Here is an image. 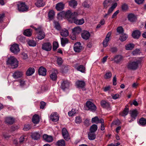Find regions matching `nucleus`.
Here are the masks:
<instances>
[{
	"label": "nucleus",
	"instance_id": "f257e3e1",
	"mask_svg": "<svg viewBox=\"0 0 146 146\" xmlns=\"http://www.w3.org/2000/svg\"><path fill=\"white\" fill-rule=\"evenodd\" d=\"M142 61V58H137L133 62H129L127 64V67L129 69L135 70L138 68L139 66L141 64Z\"/></svg>",
	"mask_w": 146,
	"mask_h": 146
},
{
	"label": "nucleus",
	"instance_id": "f03ea898",
	"mask_svg": "<svg viewBox=\"0 0 146 146\" xmlns=\"http://www.w3.org/2000/svg\"><path fill=\"white\" fill-rule=\"evenodd\" d=\"M6 64L8 65L11 66L12 68H15L18 66V62L14 56H11L8 58Z\"/></svg>",
	"mask_w": 146,
	"mask_h": 146
},
{
	"label": "nucleus",
	"instance_id": "7ed1b4c3",
	"mask_svg": "<svg viewBox=\"0 0 146 146\" xmlns=\"http://www.w3.org/2000/svg\"><path fill=\"white\" fill-rule=\"evenodd\" d=\"M78 13L77 12H74L72 13L71 19H69V22L70 23L74 22L77 25H82L84 23V21L83 19H77V17L78 16Z\"/></svg>",
	"mask_w": 146,
	"mask_h": 146
},
{
	"label": "nucleus",
	"instance_id": "20e7f679",
	"mask_svg": "<svg viewBox=\"0 0 146 146\" xmlns=\"http://www.w3.org/2000/svg\"><path fill=\"white\" fill-rule=\"evenodd\" d=\"M72 13L71 11L68 10L66 12L63 11L58 14V17L59 19H61L62 18L65 17L69 21V19H70Z\"/></svg>",
	"mask_w": 146,
	"mask_h": 146
},
{
	"label": "nucleus",
	"instance_id": "39448f33",
	"mask_svg": "<svg viewBox=\"0 0 146 146\" xmlns=\"http://www.w3.org/2000/svg\"><path fill=\"white\" fill-rule=\"evenodd\" d=\"M85 108L86 110H90L92 112L95 111L96 109V106L94 104L89 101L86 102Z\"/></svg>",
	"mask_w": 146,
	"mask_h": 146
},
{
	"label": "nucleus",
	"instance_id": "423d86ee",
	"mask_svg": "<svg viewBox=\"0 0 146 146\" xmlns=\"http://www.w3.org/2000/svg\"><path fill=\"white\" fill-rule=\"evenodd\" d=\"M17 5L18 9L19 11L24 12L27 11L28 9V7L24 2H19Z\"/></svg>",
	"mask_w": 146,
	"mask_h": 146
},
{
	"label": "nucleus",
	"instance_id": "0eeeda50",
	"mask_svg": "<svg viewBox=\"0 0 146 146\" xmlns=\"http://www.w3.org/2000/svg\"><path fill=\"white\" fill-rule=\"evenodd\" d=\"M36 38L39 40H41L44 38L45 36V34L43 31L41 27L36 31Z\"/></svg>",
	"mask_w": 146,
	"mask_h": 146
},
{
	"label": "nucleus",
	"instance_id": "6e6552de",
	"mask_svg": "<svg viewBox=\"0 0 146 146\" xmlns=\"http://www.w3.org/2000/svg\"><path fill=\"white\" fill-rule=\"evenodd\" d=\"M11 51L15 54H17L20 51V49L18 45L15 44L12 45L10 48Z\"/></svg>",
	"mask_w": 146,
	"mask_h": 146
},
{
	"label": "nucleus",
	"instance_id": "1a4fd4ad",
	"mask_svg": "<svg viewBox=\"0 0 146 146\" xmlns=\"http://www.w3.org/2000/svg\"><path fill=\"white\" fill-rule=\"evenodd\" d=\"M82 49V46L80 42H77L74 45V50L75 52H79Z\"/></svg>",
	"mask_w": 146,
	"mask_h": 146
},
{
	"label": "nucleus",
	"instance_id": "9d476101",
	"mask_svg": "<svg viewBox=\"0 0 146 146\" xmlns=\"http://www.w3.org/2000/svg\"><path fill=\"white\" fill-rule=\"evenodd\" d=\"M58 74V71L57 70L53 69L51 74L50 75V78L53 81H56L57 78V74Z\"/></svg>",
	"mask_w": 146,
	"mask_h": 146
},
{
	"label": "nucleus",
	"instance_id": "9b49d317",
	"mask_svg": "<svg viewBox=\"0 0 146 146\" xmlns=\"http://www.w3.org/2000/svg\"><path fill=\"white\" fill-rule=\"evenodd\" d=\"M51 48V44L50 42H45L42 44V49L46 51L50 50Z\"/></svg>",
	"mask_w": 146,
	"mask_h": 146
},
{
	"label": "nucleus",
	"instance_id": "f8f14e48",
	"mask_svg": "<svg viewBox=\"0 0 146 146\" xmlns=\"http://www.w3.org/2000/svg\"><path fill=\"white\" fill-rule=\"evenodd\" d=\"M62 134L64 139L68 141L70 139L68 132L65 128H63L62 130Z\"/></svg>",
	"mask_w": 146,
	"mask_h": 146
},
{
	"label": "nucleus",
	"instance_id": "ddd939ff",
	"mask_svg": "<svg viewBox=\"0 0 146 146\" xmlns=\"http://www.w3.org/2000/svg\"><path fill=\"white\" fill-rule=\"evenodd\" d=\"M43 138L44 140L48 143L52 142L53 140L52 136L46 134H44L43 135Z\"/></svg>",
	"mask_w": 146,
	"mask_h": 146
},
{
	"label": "nucleus",
	"instance_id": "4468645a",
	"mask_svg": "<svg viewBox=\"0 0 146 146\" xmlns=\"http://www.w3.org/2000/svg\"><path fill=\"white\" fill-rule=\"evenodd\" d=\"M50 119L53 121L56 122L59 120V117L56 112L52 113L50 116Z\"/></svg>",
	"mask_w": 146,
	"mask_h": 146
},
{
	"label": "nucleus",
	"instance_id": "2eb2a0df",
	"mask_svg": "<svg viewBox=\"0 0 146 146\" xmlns=\"http://www.w3.org/2000/svg\"><path fill=\"white\" fill-rule=\"evenodd\" d=\"M38 73L40 75L45 76L46 74V69L42 66H41L38 69Z\"/></svg>",
	"mask_w": 146,
	"mask_h": 146
},
{
	"label": "nucleus",
	"instance_id": "dca6fc26",
	"mask_svg": "<svg viewBox=\"0 0 146 146\" xmlns=\"http://www.w3.org/2000/svg\"><path fill=\"white\" fill-rule=\"evenodd\" d=\"M70 83L67 80L63 81L61 83V88L64 90L68 88L69 86Z\"/></svg>",
	"mask_w": 146,
	"mask_h": 146
},
{
	"label": "nucleus",
	"instance_id": "f3484780",
	"mask_svg": "<svg viewBox=\"0 0 146 146\" xmlns=\"http://www.w3.org/2000/svg\"><path fill=\"white\" fill-rule=\"evenodd\" d=\"M123 59V57L121 55H117L115 56L114 58L111 60H114V62L117 64L119 63Z\"/></svg>",
	"mask_w": 146,
	"mask_h": 146
},
{
	"label": "nucleus",
	"instance_id": "a211bd4d",
	"mask_svg": "<svg viewBox=\"0 0 146 146\" xmlns=\"http://www.w3.org/2000/svg\"><path fill=\"white\" fill-rule=\"evenodd\" d=\"M23 72L21 71H17L13 73V77L15 79H17L21 77L23 75Z\"/></svg>",
	"mask_w": 146,
	"mask_h": 146
},
{
	"label": "nucleus",
	"instance_id": "6ab92c4d",
	"mask_svg": "<svg viewBox=\"0 0 146 146\" xmlns=\"http://www.w3.org/2000/svg\"><path fill=\"white\" fill-rule=\"evenodd\" d=\"M35 5L36 7H40L44 6L45 4L43 0H36Z\"/></svg>",
	"mask_w": 146,
	"mask_h": 146
},
{
	"label": "nucleus",
	"instance_id": "aec40b11",
	"mask_svg": "<svg viewBox=\"0 0 146 146\" xmlns=\"http://www.w3.org/2000/svg\"><path fill=\"white\" fill-rule=\"evenodd\" d=\"M81 36L83 39L87 40L89 38L90 34L89 32L86 31H84L82 33Z\"/></svg>",
	"mask_w": 146,
	"mask_h": 146
},
{
	"label": "nucleus",
	"instance_id": "412c9836",
	"mask_svg": "<svg viewBox=\"0 0 146 146\" xmlns=\"http://www.w3.org/2000/svg\"><path fill=\"white\" fill-rule=\"evenodd\" d=\"M35 72V70L33 67H29L27 70L26 75L27 76H30L33 74Z\"/></svg>",
	"mask_w": 146,
	"mask_h": 146
},
{
	"label": "nucleus",
	"instance_id": "4be33fe9",
	"mask_svg": "<svg viewBox=\"0 0 146 146\" xmlns=\"http://www.w3.org/2000/svg\"><path fill=\"white\" fill-rule=\"evenodd\" d=\"M77 87L79 88H82L85 86V83L83 81L78 80L76 83Z\"/></svg>",
	"mask_w": 146,
	"mask_h": 146
},
{
	"label": "nucleus",
	"instance_id": "5701e85b",
	"mask_svg": "<svg viewBox=\"0 0 146 146\" xmlns=\"http://www.w3.org/2000/svg\"><path fill=\"white\" fill-rule=\"evenodd\" d=\"M64 4L62 3H59L56 4V9L58 11H61L64 9Z\"/></svg>",
	"mask_w": 146,
	"mask_h": 146
},
{
	"label": "nucleus",
	"instance_id": "b1692460",
	"mask_svg": "<svg viewBox=\"0 0 146 146\" xmlns=\"http://www.w3.org/2000/svg\"><path fill=\"white\" fill-rule=\"evenodd\" d=\"M88 139L89 140H93L96 139V135L94 133H92V132H89L88 134Z\"/></svg>",
	"mask_w": 146,
	"mask_h": 146
},
{
	"label": "nucleus",
	"instance_id": "393cba45",
	"mask_svg": "<svg viewBox=\"0 0 146 146\" xmlns=\"http://www.w3.org/2000/svg\"><path fill=\"white\" fill-rule=\"evenodd\" d=\"M103 120L102 119H100L98 117L96 116L92 118V123H98L102 122Z\"/></svg>",
	"mask_w": 146,
	"mask_h": 146
},
{
	"label": "nucleus",
	"instance_id": "a878e982",
	"mask_svg": "<svg viewBox=\"0 0 146 146\" xmlns=\"http://www.w3.org/2000/svg\"><path fill=\"white\" fill-rule=\"evenodd\" d=\"M128 20L131 22H133L136 21L137 18L135 15L132 14H129L128 16Z\"/></svg>",
	"mask_w": 146,
	"mask_h": 146
},
{
	"label": "nucleus",
	"instance_id": "bb28decb",
	"mask_svg": "<svg viewBox=\"0 0 146 146\" xmlns=\"http://www.w3.org/2000/svg\"><path fill=\"white\" fill-rule=\"evenodd\" d=\"M141 34L140 31L138 30H136L133 32L132 35L134 38L137 39L140 37Z\"/></svg>",
	"mask_w": 146,
	"mask_h": 146
},
{
	"label": "nucleus",
	"instance_id": "cd10ccee",
	"mask_svg": "<svg viewBox=\"0 0 146 146\" xmlns=\"http://www.w3.org/2000/svg\"><path fill=\"white\" fill-rule=\"evenodd\" d=\"M101 104L102 106L104 108H106L107 109H110V104L107 102L105 101H102L101 102Z\"/></svg>",
	"mask_w": 146,
	"mask_h": 146
},
{
	"label": "nucleus",
	"instance_id": "c85d7f7f",
	"mask_svg": "<svg viewBox=\"0 0 146 146\" xmlns=\"http://www.w3.org/2000/svg\"><path fill=\"white\" fill-rule=\"evenodd\" d=\"M68 2L70 6L74 8L76 7L78 4L77 1L75 0H70Z\"/></svg>",
	"mask_w": 146,
	"mask_h": 146
},
{
	"label": "nucleus",
	"instance_id": "c756f323",
	"mask_svg": "<svg viewBox=\"0 0 146 146\" xmlns=\"http://www.w3.org/2000/svg\"><path fill=\"white\" fill-rule=\"evenodd\" d=\"M60 33V35L66 37L69 35V32L68 30L65 29L61 30Z\"/></svg>",
	"mask_w": 146,
	"mask_h": 146
},
{
	"label": "nucleus",
	"instance_id": "7c9ffc66",
	"mask_svg": "<svg viewBox=\"0 0 146 146\" xmlns=\"http://www.w3.org/2000/svg\"><path fill=\"white\" fill-rule=\"evenodd\" d=\"M82 29L80 27H77L74 28L72 29V33L73 34L79 33L81 31Z\"/></svg>",
	"mask_w": 146,
	"mask_h": 146
},
{
	"label": "nucleus",
	"instance_id": "2f4dec72",
	"mask_svg": "<svg viewBox=\"0 0 146 146\" xmlns=\"http://www.w3.org/2000/svg\"><path fill=\"white\" fill-rule=\"evenodd\" d=\"M32 121L34 124L38 123L39 122L38 115L36 114L34 115L32 118Z\"/></svg>",
	"mask_w": 146,
	"mask_h": 146
},
{
	"label": "nucleus",
	"instance_id": "473e14b6",
	"mask_svg": "<svg viewBox=\"0 0 146 146\" xmlns=\"http://www.w3.org/2000/svg\"><path fill=\"white\" fill-rule=\"evenodd\" d=\"M111 3V0H105L104 1L103 4L104 8L107 9L110 6Z\"/></svg>",
	"mask_w": 146,
	"mask_h": 146
},
{
	"label": "nucleus",
	"instance_id": "72a5a7b5",
	"mask_svg": "<svg viewBox=\"0 0 146 146\" xmlns=\"http://www.w3.org/2000/svg\"><path fill=\"white\" fill-rule=\"evenodd\" d=\"M40 134L38 133L34 132L32 133L31 137L33 139L35 140H38L40 138Z\"/></svg>",
	"mask_w": 146,
	"mask_h": 146
},
{
	"label": "nucleus",
	"instance_id": "f704fd0d",
	"mask_svg": "<svg viewBox=\"0 0 146 146\" xmlns=\"http://www.w3.org/2000/svg\"><path fill=\"white\" fill-rule=\"evenodd\" d=\"M128 35L126 34L123 33L121 34L120 36L119 39L121 41L123 42L125 41L127 38Z\"/></svg>",
	"mask_w": 146,
	"mask_h": 146
},
{
	"label": "nucleus",
	"instance_id": "c9c22d12",
	"mask_svg": "<svg viewBox=\"0 0 146 146\" xmlns=\"http://www.w3.org/2000/svg\"><path fill=\"white\" fill-rule=\"evenodd\" d=\"M32 30L31 29H28L24 31L23 34L26 36H29L32 35Z\"/></svg>",
	"mask_w": 146,
	"mask_h": 146
},
{
	"label": "nucleus",
	"instance_id": "e433bc0d",
	"mask_svg": "<svg viewBox=\"0 0 146 146\" xmlns=\"http://www.w3.org/2000/svg\"><path fill=\"white\" fill-rule=\"evenodd\" d=\"M14 119L12 117H7L5 119V122L10 124H12L14 122Z\"/></svg>",
	"mask_w": 146,
	"mask_h": 146
},
{
	"label": "nucleus",
	"instance_id": "4c0bfd02",
	"mask_svg": "<svg viewBox=\"0 0 146 146\" xmlns=\"http://www.w3.org/2000/svg\"><path fill=\"white\" fill-rule=\"evenodd\" d=\"M137 111L136 110L132 111L131 113V117H132V120L134 121L137 115Z\"/></svg>",
	"mask_w": 146,
	"mask_h": 146
},
{
	"label": "nucleus",
	"instance_id": "58836bf2",
	"mask_svg": "<svg viewBox=\"0 0 146 146\" xmlns=\"http://www.w3.org/2000/svg\"><path fill=\"white\" fill-rule=\"evenodd\" d=\"M140 125L142 126H145L146 125V119L142 117L140 118L139 121Z\"/></svg>",
	"mask_w": 146,
	"mask_h": 146
},
{
	"label": "nucleus",
	"instance_id": "ea45409f",
	"mask_svg": "<svg viewBox=\"0 0 146 146\" xmlns=\"http://www.w3.org/2000/svg\"><path fill=\"white\" fill-rule=\"evenodd\" d=\"M97 125L96 124H93L90 127V132L95 133V132L97 131Z\"/></svg>",
	"mask_w": 146,
	"mask_h": 146
},
{
	"label": "nucleus",
	"instance_id": "a19ab883",
	"mask_svg": "<svg viewBox=\"0 0 146 146\" xmlns=\"http://www.w3.org/2000/svg\"><path fill=\"white\" fill-rule=\"evenodd\" d=\"M112 76V73L111 72L109 71H106V73L104 75V77L106 79H109L111 78Z\"/></svg>",
	"mask_w": 146,
	"mask_h": 146
},
{
	"label": "nucleus",
	"instance_id": "79ce46f5",
	"mask_svg": "<svg viewBox=\"0 0 146 146\" xmlns=\"http://www.w3.org/2000/svg\"><path fill=\"white\" fill-rule=\"evenodd\" d=\"M68 40L66 38H61V44L62 46H64L66 44L68 43Z\"/></svg>",
	"mask_w": 146,
	"mask_h": 146
},
{
	"label": "nucleus",
	"instance_id": "37998d69",
	"mask_svg": "<svg viewBox=\"0 0 146 146\" xmlns=\"http://www.w3.org/2000/svg\"><path fill=\"white\" fill-rule=\"evenodd\" d=\"M58 146H65L64 141L63 139L58 140L56 143Z\"/></svg>",
	"mask_w": 146,
	"mask_h": 146
},
{
	"label": "nucleus",
	"instance_id": "c03bdc74",
	"mask_svg": "<svg viewBox=\"0 0 146 146\" xmlns=\"http://www.w3.org/2000/svg\"><path fill=\"white\" fill-rule=\"evenodd\" d=\"M128 112L129 109L125 108L122 112L120 113V114L123 116H125L128 114Z\"/></svg>",
	"mask_w": 146,
	"mask_h": 146
},
{
	"label": "nucleus",
	"instance_id": "a18cd8bd",
	"mask_svg": "<svg viewBox=\"0 0 146 146\" xmlns=\"http://www.w3.org/2000/svg\"><path fill=\"white\" fill-rule=\"evenodd\" d=\"M77 69L82 72L84 73L85 70V68L83 65H81L77 68Z\"/></svg>",
	"mask_w": 146,
	"mask_h": 146
},
{
	"label": "nucleus",
	"instance_id": "49530a36",
	"mask_svg": "<svg viewBox=\"0 0 146 146\" xmlns=\"http://www.w3.org/2000/svg\"><path fill=\"white\" fill-rule=\"evenodd\" d=\"M134 45L133 44H129L125 46L126 49L128 50H132L134 48Z\"/></svg>",
	"mask_w": 146,
	"mask_h": 146
},
{
	"label": "nucleus",
	"instance_id": "de8ad7c7",
	"mask_svg": "<svg viewBox=\"0 0 146 146\" xmlns=\"http://www.w3.org/2000/svg\"><path fill=\"white\" fill-rule=\"evenodd\" d=\"M54 15V12L53 11H50L48 14V16L49 18L50 19H52L53 18Z\"/></svg>",
	"mask_w": 146,
	"mask_h": 146
},
{
	"label": "nucleus",
	"instance_id": "09e8293b",
	"mask_svg": "<svg viewBox=\"0 0 146 146\" xmlns=\"http://www.w3.org/2000/svg\"><path fill=\"white\" fill-rule=\"evenodd\" d=\"M54 27L57 30H60L61 29V27L59 23L57 21L54 22Z\"/></svg>",
	"mask_w": 146,
	"mask_h": 146
},
{
	"label": "nucleus",
	"instance_id": "8fccbe9b",
	"mask_svg": "<svg viewBox=\"0 0 146 146\" xmlns=\"http://www.w3.org/2000/svg\"><path fill=\"white\" fill-rule=\"evenodd\" d=\"M28 44L30 46H35L36 45V43L34 40H30L28 42Z\"/></svg>",
	"mask_w": 146,
	"mask_h": 146
},
{
	"label": "nucleus",
	"instance_id": "3c124183",
	"mask_svg": "<svg viewBox=\"0 0 146 146\" xmlns=\"http://www.w3.org/2000/svg\"><path fill=\"white\" fill-rule=\"evenodd\" d=\"M63 63V60L61 57H57V63L58 65L61 66Z\"/></svg>",
	"mask_w": 146,
	"mask_h": 146
},
{
	"label": "nucleus",
	"instance_id": "603ef678",
	"mask_svg": "<svg viewBox=\"0 0 146 146\" xmlns=\"http://www.w3.org/2000/svg\"><path fill=\"white\" fill-rule=\"evenodd\" d=\"M19 82L20 83V86L21 87H24L26 85L25 81L23 80H20Z\"/></svg>",
	"mask_w": 146,
	"mask_h": 146
},
{
	"label": "nucleus",
	"instance_id": "864d4df0",
	"mask_svg": "<svg viewBox=\"0 0 146 146\" xmlns=\"http://www.w3.org/2000/svg\"><path fill=\"white\" fill-rule=\"evenodd\" d=\"M31 127V126L29 124H25L23 128V130L25 131H27L30 129Z\"/></svg>",
	"mask_w": 146,
	"mask_h": 146
},
{
	"label": "nucleus",
	"instance_id": "5fc2aeb1",
	"mask_svg": "<svg viewBox=\"0 0 146 146\" xmlns=\"http://www.w3.org/2000/svg\"><path fill=\"white\" fill-rule=\"evenodd\" d=\"M76 113V110L72 109L71 111L68 112V115L69 116H72Z\"/></svg>",
	"mask_w": 146,
	"mask_h": 146
},
{
	"label": "nucleus",
	"instance_id": "6e6d98bb",
	"mask_svg": "<svg viewBox=\"0 0 146 146\" xmlns=\"http://www.w3.org/2000/svg\"><path fill=\"white\" fill-rule=\"evenodd\" d=\"M53 49L54 51L58 47V44L56 42H54L53 44Z\"/></svg>",
	"mask_w": 146,
	"mask_h": 146
},
{
	"label": "nucleus",
	"instance_id": "4d7b16f0",
	"mask_svg": "<svg viewBox=\"0 0 146 146\" xmlns=\"http://www.w3.org/2000/svg\"><path fill=\"white\" fill-rule=\"evenodd\" d=\"M121 9L123 11H127L128 9L127 5L125 3L123 4L121 6Z\"/></svg>",
	"mask_w": 146,
	"mask_h": 146
},
{
	"label": "nucleus",
	"instance_id": "13d9d810",
	"mask_svg": "<svg viewBox=\"0 0 146 146\" xmlns=\"http://www.w3.org/2000/svg\"><path fill=\"white\" fill-rule=\"evenodd\" d=\"M117 32L119 34H122L123 33V30L122 27L120 26L118 27L117 29Z\"/></svg>",
	"mask_w": 146,
	"mask_h": 146
},
{
	"label": "nucleus",
	"instance_id": "bf43d9fd",
	"mask_svg": "<svg viewBox=\"0 0 146 146\" xmlns=\"http://www.w3.org/2000/svg\"><path fill=\"white\" fill-rule=\"evenodd\" d=\"M82 122V119L80 116L76 117L75 120V122L76 123H80Z\"/></svg>",
	"mask_w": 146,
	"mask_h": 146
},
{
	"label": "nucleus",
	"instance_id": "052dcab7",
	"mask_svg": "<svg viewBox=\"0 0 146 146\" xmlns=\"http://www.w3.org/2000/svg\"><path fill=\"white\" fill-rule=\"evenodd\" d=\"M25 137L24 136H22L19 139V143L21 144L24 143L25 141Z\"/></svg>",
	"mask_w": 146,
	"mask_h": 146
},
{
	"label": "nucleus",
	"instance_id": "680f3d73",
	"mask_svg": "<svg viewBox=\"0 0 146 146\" xmlns=\"http://www.w3.org/2000/svg\"><path fill=\"white\" fill-rule=\"evenodd\" d=\"M69 68V66H63L62 67L63 72L64 73L67 72Z\"/></svg>",
	"mask_w": 146,
	"mask_h": 146
},
{
	"label": "nucleus",
	"instance_id": "e2e57ef3",
	"mask_svg": "<svg viewBox=\"0 0 146 146\" xmlns=\"http://www.w3.org/2000/svg\"><path fill=\"white\" fill-rule=\"evenodd\" d=\"M30 27L31 28L34 29L36 31L41 27L40 26H38L36 25H31Z\"/></svg>",
	"mask_w": 146,
	"mask_h": 146
},
{
	"label": "nucleus",
	"instance_id": "0e129e2a",
	"mask_svg": "<svg viewBox=\"0 0 146 146\" xmlns=\"http://www.w3.org/2000/svg\"><path fill=\"white\" fill-rule=\"evenodd\" d=\"M82 6L85 8H89L90 7V5L88 4L87 2L84 1L82 3Z\"/></svg>",
	"mask_w": 146,
	"mask_h": 146
},
{
	"label": "nucleus",
	"instance_id": "69168bd1",
	"mask_svg": "<svg viewBox=\"0 0 146 146\" xmlns=\"http://www.w3.org/2000/svg\"><path fill=\"white\" fill-rule=\"evenodd\" d=\"M111 35V32H109L107 34L106 37L105 38L106 40L107 41H109L110 40V37Z\"/></svg>",
	"mask_w": 146,
	"mask_h": 146
},
{
	"label": "nucleus",
	"instance_id": "338daca9",
	"mask_svg": "<svg viewBox=\"0 0 146 146\" xmlns=\"http://www.w3.org/2000/svg\"><path fill=\"white\" fill-rule=\"evenodd\" d=\"M140 50L139 49H136L134 50L132 52V54L133 55H136L139 53Z\"/></svg>",
	"mask_w": 146,
	"mask_h": 146
},
{
	"label": "nucleus",
	"instance_id": "774afa93",
	"mask_svg": "<svg viewBox=\"0 0 146 146\" xmlns=\"http://www.w3.org/2000/svg\"><path fill=\"white\" fill-rule=\"evenodd\" d=\"M40 109H43L46 105L45 103L43 101H42L40 102Z\"/></svg>",
	"mask_w": 146,
	"mask_h": 146
}]
</instances>
